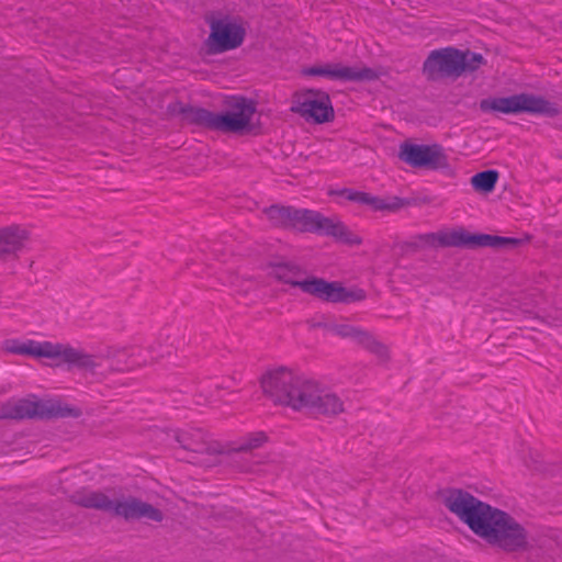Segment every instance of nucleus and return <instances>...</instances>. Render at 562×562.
Returning <instances> with one entry per match:
<instances>
[{
    "label": "nucleus",
    "instance_id": "26",
    "mask_svg": "<svg viewBox=\"0 0 562 562\" xmlns=\"http://www.w3.org/2000/svg\"><path fill=\"white\" fill-rule=\"evenodd\" d=\"M0 419H16L13 398L0 402Z\"/></svg>",
    "mask_w": 562,
    "mask_h": 562
},
{
    "label": "nucleus",
    "instance_id": "21",
    "mask_svg": "<svg viewBox=\"0 0 562 562\" xmlns=\"http://www.w3.org/2000/svg\"><path fill=\"white\" fill-rule=\"evenodd\" d=\"M267 436L262 431H255L227 443V451L233 453H248L267 442Z\"/></svg>",
    "mask_w": 562,
    "mask_h": 562
},
{
    "label": "nucleus",
    "instance_id": "15",
    "mask_svg": "<svg viewBox=\"0 0 562 562\" xmlns=\"http://www.w3.org/2000/svg\"><path fill=\"white\" fill-rule=\"evenodd\" d=\"M29 237L27 229L22 226L0 227V259L7 261L18 258Z\"/></svg>",
    "mask_w": 562,
    "mask_h": 562
},
{
    "label": "nucleus",
    "instance_id": "9",
    "mask_svg": "<svg viewBox=\"0 0 562 562\" xmlns=\"http://www.w3.org/2000/svg\"><path fill=\"white\" fill-rule=\"evenodd\" d=\"M257 103L244 97H233L227 100L225 109L215 114L211 123L223 132L245 133L255 127Z\"/></svg>",
    "mask_w": 562,
    "mask_h": 562
},
{
    "label": "nucleus",
    "instance_id": "29",
    "mask_svg": "<svg viewBox=\"0 0 562 562\" xmlns=\"http://www.w3.org/2000/svg\"><path fill=\"white\" fill-rule=\"evenodd\" d=\"M328 194H329L330 196H334V198H336V196H340V189H339V190L330 189V190L328 191Z\"/></svg>",
    "mask_w": 562,
    "mask_h": 562
},
{
    "label": "nucleus",
    "instance_id": "24",
    "mask_svg": "<svg viewBox=\"0 0 562 562\" xmlns=\"http://www.w3.org/2000/svg\"><path fill=\"white\" fill-rule=\"evenodd\" d=\"M266 217L276 226H292L295 209L281 205H271L263 211Z\"/></svg>",
    "mask_w": 562,
    "mask_h": 562
},
{
    "label": "nucleus",
    "instance_id": "27",
    "mask_svg": "<svg viewBox=\"0 0 562 562\" xmlns=\"http://www.w3.org/2000/svg\"><path fill=\"white\" fill-rule=\"evenodd\" d=\"M203 451L209 453V454H213V456L229 453L227 451V445H223V443L217 442V441L206 442L204 448H203Z\"/></svg>",
    "mask_w": 562,
    "mask_h": 562
},
{
    "label": "nucleus",
    "instance_id": "4",
    "mask_svg": "<svg viewBox=\"0 0 562 562\" xmlns=\"http://www.w3.org/2000/svg\"><path fill=\"white\" fill-rule=\"evenodd\" d=\"M484 64L482 55L469 49L446 46L431 50L423 63L422 72L429 80L458 78Z\"/></svg>",
    "mask_w": 562,
    "mask_h": 562
},
{
    "label": "nucleus",
    "instance_id": "22",
    "mask_svg": "<svg viewBox=\"0 0 562 562\" xmlns=\"http://www.w3.org/2000/svg\"><path fill=\"white\" fill-rule=\"evenodd\" d=\"M82 415L79 407L53 400H44L43 418L70 417L78 418Z\"/></svg>",
    "mask_w": 562,
    "mask_h": 562
},
{
    "label": "nucleus",
    "instance_id": "8",
    "mask_svg": "<svg viewBox=\"0 0 562 562\" xmlns=\"http://www.w3.org/2000/svg\"><path fill=\"white\" fill-rule=\"evenodd\" d=\"M484 112H499L504 114L532 113L555 116L559 108L544 97L533 93H518L507 97L484 99L480 103Z\"/></svg>",
    "mask_w": 562,
    "mask_h": 562
},
{
    "label": "nucleus",
    "instance_id": "28",
    "mask_svg": "<svg viewBox=\"0 0 562 562\" xmlns=\"http://www.w3.org/2000/svg\"><path fill=\"white\" fill-rule=\"evenodd\" d=\"M355 193V190L351 189H340V196L351 202V195Z\"/></svg>",
    "mask_w": 562,
    "mask_h": 562
},
{
    "label": "nucleus",
    "instance_id": "12",
    "mask_svg": "<svg viewBox=\"0 0 562 562\" xmlns=\"http://www.w3.org/2000/svg\"><path fill=\"white\" fill-rule=\"evenodd\" d=\"M344 411V402L336 393L331 392L318 381L308 378L296 412L323 416H337Z\"/></svg>",
    "mask_w": 562,
    "mask_h": 562
},
{
    "label": "nucleus",
    "instance_id": "2",
    "mask_svg": "<svg viewBox=\"0 0 562 562\" xmlns=\"http://www.w3.org/2000/svg\"><path fill=\"white\" fill-rule=\"evenodd\" d=\"M307 380L291 367L273 366L261 373L258 383L265 398L296 412Z\"/></svg>",
    "mask_w": 562,
    "mask_h": 562
},
{
    "label": "nucleus",
    "instance_id": "5",
    "mask_svg": "<svg viewBox=\"0 0 562 562\" xmlns=\"http://www.w3.org/2000/svg\"><path fill=\"white\" fill-rule=\"evenodd\" d=\"M271 276L278 280L300 288L305 293L329 302H357L364 299L362 290L342 286L338 282H327L315 277H295L293 269L288 265L271 266Z\"/></svg>",
    "mask_w": 562,
    "mask_h": 562
},
{
    "label": "nucleus",
    "instance_id": "10",
    "mask_svg": "<svg viewBox=\"0 0 562 562\" xmlns=\"http://www.w3.org/2000/svg\"><path fill=\"white\" fill-rule=\"evenodd\" d=\"M291 111L306 122L323 124L331 122L335 111L330 97L322 90L305 89L296 91L291 98Z\"/></svg>",
    "mask_w": 562,
    "mask_h": 562
},
{
    "label": "nucleus",
    "instance_id": "25",
    "mask_svg": "<svg viewBox=\"0 0 562 562\" xmlns=\"http://www.w3.org/2000/svg\"><path fill=\"white\" fill-rule=\"evenodd\" d=\"M521 241L516 238L494 235H476V245L493 247L495 249H510L519 246Z\"/></svg>",
    "mask_w": 562,
    "mask_h": 562
},
{
    "label": "nucleus",
    "instance_id": "11",
    "mask_svg": "<svg viewBox=\"0 0 562 562\" xmlns=\"http://www.w3.org/2000/svg\"><path fill=\"white\" fill-rule=\"evenodd\" d=\"M333 331L342 339L352 340L379 364H387L393 359L390 344L371 330L348 323H339L334 325Z\"/></svg>",
    "mask_w": 562,
    "mask_h": 562
},
{
    "label": "nucleus",
    "instance_id": "14",
    "mask_svg": "<svg viewBox=\"0 0 562 562\" xmlns=\"http://www.w3.org/2000/svg\"><path fill=\"white\" fill-rule=\"evenodd\" d=\"M397 156L402 162L414 168L445 169L449 166L443 148L437 144L404 142L400 145Z\"/></svg>",
    "mask_w": 562,
    "mask_h": 562
},
{
    "label": "nucleus",
    "instance_id": "18",
    "mask_svg": "<svg viewBox=\"0 0 562 562\" xmlns=\"http://www.w3.org/2000/svg\"><path fill=\"white\" fill-rule=\"evenodd\" d=\"M70 501L86 508L113 510L115 501L105 491H97L90 488H80L74 492Z\"/></svg>",
    "mask_w": 562,
    "mask_h": 562
},
{
    "label": "nucleus",
    "instance_id": "1",
    "mask_svg": "<svg viewBox=\"0 0 562 562\" xmlns=\"http://www.w3.org/2000/svg\"><path fill=\"white\" fill-rule=\"evenodd\" d=\"M440 503L487 544L507 552L530 548L526 528L508 513L485 503L470 492L449 487L439 492Z\"/></svg>",
    "mask_w": 562,
    "mask_h": 562
},
{
    "label": "nucleus",
    "instance_id": "16",
    "mask_svg": "<svg viewBox=\"0 0 562 562\" xmlns=\"http://www.w3.org/2000/svg\"><path fill=\"white\" fill-rule=\"evenodd\" d=\"M351 202L366 205L371 211L381 213H396L406 206V202L398 196L373 195L357 190L351 195Z\"/></svg>",
    "mask_w": 562,
    "mask_h": 562
},
{
    "label": "nucleus",
    "instance_id": "13",
    "mask_svg": "<svg viewBox=\"0 0 562 562\" xmlns=\"http://www.w3.org/2000/svg\"><path fill=\"white\" fill-rule=\"evenodd\" d=\"M302 75L305 77H323L329 80L369 82L379 80L383 71L363 65L348 66L341 63H319L305 67Z\"/></svg>",
    "mask_w": 562,
    "mask_h": 562
},
{
    "label": "nucleus",
    "instance_id": "7",
    "mask_svg": "<svg viewBox=\"0 0 562 562\" xmlns=\"http://www.w3.org/2000/svg\"><path fill=\"white\" fill-rule=\"evenodd\" d=\"M292 227L329 236L349 247H359L363 244V238L344 222L314 211L295 209Z\"/></svg>",
    "mask_w": 562,
    "mask_h": 562
},
{
    "label": "nucleus",
    "instance_id": "17",
    "mask_svg": "<svg viewBox=\"0 0 562 562\" xmlns=\"http://www.w3.org/2000/svg\"><path fill=\"white\" fill-rule=\"evenodd\" d=\"M113 510L126 518H146L153 521H160L164 517L158 508L136 498L115 502Z\"/></svg>",
    "mask_w": 562,
    "mask_h": 562
},
{
    "label": "nucleus",
    "instance_id": "20",
    "mask_svg": "<svg viewBox=\"0 0 562 562\" xmlns=\"http://www.w3.org/2000/svg\"><path fill=\"white\" fill-rule=\"evenodd\" d=\"M16 419L41 417L43 418L44 400L36 396L14 397Z\"/></svg>",
    "mask_w": 562,
    "mask_h": 562
},
{
    "label": "nucleus",
    "instance_id": "23",
    "mask_svg": "<svg viewBox=\"0 0 562 562\" xmlns=\"http://www.w3.org/2000/svg\"><path fill=\"white\" fill-rule=\"evenodd\" d=\"M498 178L499 173L496 170H485L475 173L470 183L477 193L490 194L494 191Z\"/></svg>",
    "mask_w": 562,
    "mask_h": 562
},
{
    "label": "nucleus",
    "instance_id": "19",
    "mask_svg": "<svg viewBox=\"0 0 562 562\" xmlns=\"http://www.w3.org/2000/svg\"><path fill=\"white\" fill-rule=\"evenodd\" d=\"M427 241L443 247L476 245V235L464 228H453L430 234L427 236Z\"/></svg>",
    "mask_w": 562,
    "mask_h": 562
},
{
    "label": "nucleus",
    "instance_id": "6",
    "mask_svg": "<svg viewBox=\"0 0 562 562\" xmlns=\"http://www.w3.org/2000/svg\"><path fill=\"white\" fill-rule=\"evenodd\" d=\"M210 34L204 42L209 54H221L238 48L246 36V22L239 15L217 12L209 19Z\"/></svg>",
    "mask_w": 562,
    "mask_h": 562
},
{
    "label": "nucleus",
    "instance_id": "3",
    "mask_svg": "<svg viewBox=\"0 0 562 562\" xmlns=\"http://www.w3.org/2000/svg\"><path fill=\"white\" fill-rule=\"evenodd\" d=\"M4 350L13 355L49 359L59 364H68L85 370H91L99 366L97 356L83 349L47 340H9L4 345Z\"/></svg>",
    "mask_w": 562,
    "mask_h": 562
}]
</instances>
